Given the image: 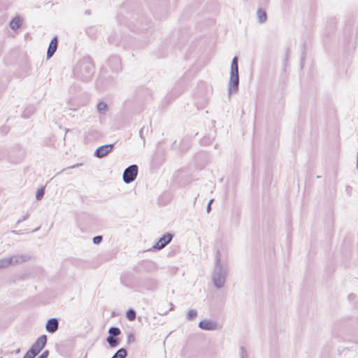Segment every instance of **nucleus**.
<instances>
[{
  "label": "nucleus",
  "instance_id": "1",
  "mask_svg": "<svg viewBox=\"0 0 358 358\" xmlns=\"http://www.w3.org/2000/svg\"><path fill=\"white\" fill-rule=\"evenodd\" d=\"M229 273V259L227 255H222L220 250L215 253V262L212 273V282L217 289H222Z\"/></svg>",
  "mask_w": 358,
  "mask_h": 358
},
{
  "label": "nucleus",
  "instance_id": "2",
  "mask_svg": "<svg viewBox=\"0 0 358 358\" xmlns=\"http://www.w3.org/2000/svg\"><path fill=\"white\" fill-rule=\"evenodd\" d=\"M238 58L235 56L231 61L230 77L228 83V94L230 96L231 94H236L238 91L239 86V74H238Z\"/></svg>",
  "mask_w": 358,
  "mask_h": 358
},
{
  "label": "nucleus",
  "instance_id": "3",
  "mask_svg": "<svg viewBox=\"0 0 358 358\" xmlns=\"http://www.w3.org/2000/svg\"><path fill=\"white\" fill-rule=\"evenodd\" d=\"M74 72L80 79L88 80L94 72V65L89 59L84 58L78 62Z\"/></svg>",
  "mask_w": 358,
  "mask_h": 358
},
{
  "label": "nucleus",
  "instance_id": "4",
  "mask_svg": "<svg viewBox=\"0 0 358 358\" xmlns=\"http://www.w3.org/2000/svg\"><path fill=\"white\" fill-rule=\"evenodd\" d=\"M138 167L136 164H132L126 168L123 172V181L129 184L134 181L138 175Z\"/></svg>",
  "mask_w": 358,
  "mask_h": 358
},
{
  "label": "nucleus",
  "instance_id": "5",
  "mask_svg": "<svg viewBox=\"0 0 358 358\" xmlns=\"http://www.w3.org/2000/svg\"><path fill=\"white\" fill-rule=\"evenodd\" d=\"M115 147V144H106L97 148L94 153V155L97 158H103L107 156L110 152H112Z\"/></svg>",
  "mask_w": 358,
  "mask_h": 358
},
{
  "label": "nucleus",
  "instance_id": "6",
  "mask_svg": "<svg viewBox=\"0 0 358 358\" xmlns=\"http://www.w3.org/2000/svg\"><path fill=\"white\" fill-rule=\"evenodd\" d=\"M173 237V234L166 233L159 239L157 243L153 246V249L157 250L163 249L171 241Z\"/></svg>",
  "mask_w": 358,
  "mask_h": 358
},
{
  "label": "nucleus",
  "instance_id": "7",
  "mask_svg": "<svg viewBox=\"0 0 358 358\" xmlns=\"http://www.w3.org/2000/svg\"><path fill=\"white\" fill-rule=\"evenodd\" d=\"M47 336L42 335L36 341V342L31 345V348L34 349L38 354L44 348L47 343Z\"/></svg>",
  "mask_w": 358,
  "mask_h": 358
},
{
  "label": "nucleus",
  "instance_id": "8",
  "mask_svg": "<svg viewBox=\"0 0 358 358\" xmlns=\"http://www.w3.org/2000/svg\"><path fill=\"white\" fill-rule=\"evenodd\" d=\"M10 265L22 264L29 261L31 257L29 255H17L8 257Z\"/></svg>",
  "mask_w": 358,
  "mask_h": 358
},
{
  "label": "nucleus",
  "instance_id": "9",
  "mask_svg": "<svg viewBox=\"0 0 358 358\" xmlns=\"http://www.w3.org/2000/svg\"><path fill=\"white\" fill-rule=\"evenodd\" d=\"M59 328V320L57 318L52 317L49 319L45 324V329L48 332L53 334L57 331Z\"/></svg>",
  "mask_w": 358,
  "mask_h": 358
},
{
  "label": "nucleus",
  "instance_id": "10",
  "mask_svg": "<svg viewBox=\"0 0 358 358\" xmlns=\"http://www.w3.org/2000/svg\"><path fill=\"white\" fill-rule=\"evenodd\" d=\"M199 327L203 330L213 331L217 327L216 322L208 320H203L199 322Z\"/></svg>",
  "mask_w": 358,
  "mask_h": 358
},
{
  "label": "nucleus",
  "instance_id": "11",
  "mask_svg": "<svg viewBox=\"0 0 358 358\" xmlns=\"http://www.w3.org/2000/svg\"><path fill=\"white\" fill-rule=\"evenodd\" d=\"M58 41L57 37L55 36L50 41L48 51H47V58L50 59L53 56L57 49Z\"/></svg>",
  "mask_w": 358,
  "mask_h": 358
},
{
  "label": "nucleus",
  "instance_id": "12",
  "mask_svg": "<svg viewBox=\"0 0 358 358\" xmlns=\"http://www.w3.org/2000/svg\"><path fill=\"white\" fill-rule=\"evenodd\" d=\"M257 15L258 22L260 24L265 22L267 20L266 12L264 10H263L262 8H259L257 10Z\"/></svg>",
  "mask_w": 358,
  "mask_h": 358
},
{
  "label": "nucleus",
  "instance_id": "13",
  "mask_svg": "<svg viewBox=\"0 0 358 358\" xmlns=\"http://www.w3.org/2000/svg\"><path fill=\"white\" fill-rule=\"evenodd\" d=\"M22 21L19 17H14L10 22V27L13 30H16L20 27Z\"/></svg>",
  "mask_w": 358,
  "mask_h": 358
},
{
  "label": "nucleus",
  "instance_id": "14",
  "mask_svg": "<svg viewBox=\"0 0 358 358\" xmlns=\"http://www.w3.org/2000/svg\"><path fill=\"white\" fill-rule=\"evenodd\" d=\"M106 341L110 348H116L120 344V339L117 337L108 336Z\"/></svg>",
  "mask_w": 358,
  "mask_h": 358
},
{
  "label": "nucleus",
  "instance_id": "15",
  "mask_svg": "<svg viewBox=\"0 0 358 358\" xmlns=\"http://www.w3.org/2000/svg\"><path fill=\"white\" fill-rule=\"evenodd\" d=\"M97 110L101 114H106L108 110V105L105 101H99L97 104Z\"/></svg>",
  "mask_w": 358,
  "mask_h": 358
},
{
  "label": "nucleus",
  "instance_id": "16",
  "mask_svg": "<svg viewBox=\"0 0 358 358\" xmlns=\"http://www.w3.org/2000/svg\"><path fill=\"white\" fill-rule=\"evenodd\" d=\"M127 356V351L125 348L119 349L114 355L110 358H126Z\"/></svg>",
  "mask_w": 358,
  "mask_h": 358
},
{
  "label": "nucleus",
  "instance_id": "17",
  "mask_svg": "<svg viewBox=\"0 0 358 358\" xmlns=\"http://www.w3.org/2000/svg\"><path fill=\"white\" fill-rule=\"evenodd\" d=\"M108 334H109L108 336L117 337L119 335L121 334V331H120V328H118V327H111L108 329Z\"/></svg>",
  "mask_w": 358,
  "mask_h": 358
},
{
  "label": "nucleus",
  "instance_id": "18",
  "mask_svg": "<svg viewBox=\"0 0 358 358\" xmlns=\"http://www.w3.org/2000/svg\"><path fill=\"white\" fill-rule=\"evenodd\" d=\"M167 306H170L168 310H164L162 308V306H159L158 307V313L161 315H165L167 314V313L171 310H173V305L171 303H166Z\"/></svg>",
  "mask_w": 358,
  "mask_h": 358
},
{
  "label": "nucleus",
  "instance_id": "19",
  "mask_svg": "<svg viewBox=\"0 0 358 358\" xmlns=\"http://www.w3.org/2000/svg\"><path fill=\"white\" fill-rule=\"evenodd\" d=\"M127 318L130 321H134L136 317V313L134 309H129L126 313Z\"/></svg>",
  "mask_w": 358,
  "mask_h": 358
},
{
  "label": "nucleus",
  "instance_id": "20",
  "mask_svg": "<svg viewBox=\"0 0 358 358\" xmlns=\"http://www.w3.org/2000/svg\"><path fill=\"white\" fill-rule=\"evenodd\" d=\"M197 316V311L194 309L189 310L187 313V320H194Z\"/></svg>",
  "mask_w": 358,
  "mask_h": 358
},
{
  "label": "nucleus",
  "instance_id": "21",
  "mask_svg": "<svg viewBox=\"0 0 358 358\" xmlns=\"http://www.w3.org/2000/svg\"><path fill=\"white\" fill-rule=\"evenodd\" d=\"M38 354L34 350L33 348H30V349L26 352L22 358H34Z\"/></svg>",
  "mask_w": 358,
  "mask_h": 358
},
{
  "label": "nucleus",
  "instance_id": "22",
  "mask_svg": "<svg viewBox=\"0 0 358 358\" xmlns=\"http://www.w3.org/2000/svg\"><path fill=\"white\" fill-rule=\"evenodd\" d=\"M10 266L8 257L0 259V269L8 267Z\"/></svg>",
  "mask_w": 358,
  "mask_h": 358
},
{
  "label": "nucleus",
  "instance_id": "23",
  "mask_svg": "<svg viewBox=\"0 0 358 358\" xmlns=\"http://www.w3.org/2000/svg\"><path fill=\"white\" fill-rule=\"evenodd\" d=\"M45 194V187H41L38 189L36 194V199L38 201H40L43 199V196Z\"/></svg>",
  "mask_w": 358,
  "mask_h": 358
},
{
  "label": "nucleus",
  "instance_id": "24",
  "mask_svg": "<svg viewBox=\"0 0 358 358\" xmlns=\"http://www.w3.org/2000/svg\"><path fill=\"white\" fill-rule=\"evenodd\" d=\"M127 342L128 344H131L135 342V336L132 333L127 334Z\"/></svg>",
  "mask_w": 358,
  "mask_h": 358
},
{
  "label": "nucleus",
  "instance_id": "25",
  "mask_svg": "<svg viewBox=\"0 0 358 358\" xmlns=\"http://www.w3.org/2000/svg\"><path fill=\"white\" fill-rule=\"evenodd\" d=\"M240 350H241V352H240L241 358H248L247 351L245 349V348L241 346L240 348Z\"/></svg>",
  "mask_w": 358,
  "mask_h": 358
},
{
  "label": "nucleus",
  "instance_id": "26",
  "mask_svg": "<svg viewBox=\"0 0 358 358\" xmlns=\"http://www.w3.org/2000/svg\"><path fill=\"white\" fill-rule=\"evenodd\" d=\"M103 240V237L101 236H96L93 238V243L94 244H99Z\"/></svg>",
  "mask_w": 358,
  "mask_h": 358
},
{
  "label": "nucleus",
  "instance_id": "27",
  "mask_svg": "<svg viewBox=\"0 0 358 358\" xmlns=\"http://www.w3.org/2000/svg\"><path fill=\"white\" fill-rule=\"evenodd\" d=\"M49 355V351L45 350L38 358H48Z\"/></svg>",
  "mask_w": 358,
  "mask_h": 358
},
{
  "label": "nucleus",
  "instance_id": "28",
  "mask_svg": "<svg viewBox=\"0 0 358 358\" xmlns=\"http://www.w3.org/2000/svg\"><path fill=\"white\" fill-rule=\"evenodd\" d=\"M213 201V199H210L209 202L208 203L207 207H206V211L207 213H210L211 210V203Z\"/></svg>",
  "mask_w": 358,
  "mask_h": 358
},
{
  "label": "nucleus",
  "instance_id": "29",
  "mask_svg": "<svg viewBox=\"0 0 358 358\" xmlns=\"http://www.w3.org/2000/svg\"><path fill=\"white\" fill-rule=\"evenodd\" d=\"M28 217H29V215H28V214H27V215H26L22 216L20 219H19V220H17V223L18 224V223H20V222H23V221L26 220L28 218Z\"/></svg>",
  "mask_w": 358,
  "mask_h": 358
},
{
  "label": "nucleus",
  "instance_id": "30",
  "mask_svg": "<svg viewBox=\"0 0 358 358\" xmlns=\"http://www.w3.org/2000/svg\"><path fill=\"white\" fill-rule=\"evenodd\" d=\"M90 13H90V10H87L85 11V14H87V15H90Z\"/></svg>",
  "mask_w": 358,
  "mask_h": 358
},
{
  "label": "nucleus",
  "instance_id": "31",
  "mask_svg": "<svg viewBox=\"0 0 358 358\" xmlns=\"http://www.w3.org/2000/svg\"><path fill=\"white\" fill-rule=\"evenodd\" d=\"M79 166V164H76V165L71 166H70L69 168H75V167H77V166Z\"/></svg>",
  "mask_w": 358,
  "mask_h": 358
},
{
  "label": "nucleus",
  "instance_id": "32",
  "mask_svg": "<svg viewBox=\"0 0 358 358\" xmlns=\"http://www.w3.org/2000/svg\"><path fill=\"white\" fill-rule=\"evenodd\" d=\"M357 161H358V152H357Z\"/></svg>",
  "mask_w": 358,
  "mask_h": 358
}]
</instances>
